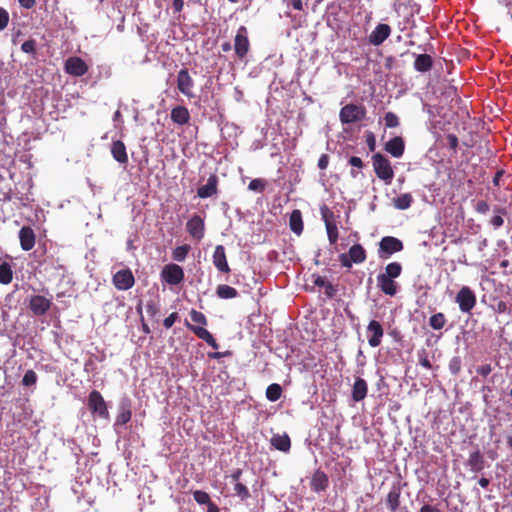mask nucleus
Wrapping results in <instances>:
<instances>
[{
  "label": "nucleus",
  "mask_w": 512,
  "mask_h": 512,
  "mask_svg": "<svg viewBox=\"0 0 512 512\" xmlns=\"http://www.w3.org/2000/svg\"><path fill=\"white\" fill-rule=\"evenodd\" d=\"M489 307L498 314L511 312V288L509 285L499 283L494 292L489 296Z\"/></svg>",
  "instance_id": "nucleus-1"
},
{
  "label": "nucleus",
  "mask_w": 512,
  "mask_h": 512,
  "mask_svg": "<svg viewBox=\"0 0 512 512\" xmlns=\"http://www.w3.org/2000/svg\"><path fill=\"white\" fill-rule=\"evenodd\" d=\"M372 164L376 176L386 184H391L394 178V170L390 160L381 153H375L372 156Z\"/></svg>",
  "instance_id": "nucleus-2"
},
{
  "label": "nucleus",
  "mask_w": 512,
  "mask_h": 512,
  "mask_svg": "<svg viewBox=\"0 0 512 512\" xmlns=\"http://www.w3.org/2000/svg\"><path fill=\"white\" fill-rule=\"evenodd\" d=\"M366 115L363 105L347 104L340 109L339 118L342 124H352L362 120Z\"/></svg>",
  "instance_id": "nucleus-3"
},
{
  "label": "nucleus",
  "mask_w": 512,
  "mask_h": 512,
  "mask_svg": "<svg viewBox=\"0 0 512 512\" xmlns=\"http://www.w3.org/2000/svg\"><path fill=\"white\" fill-rule=\"evenodd\" d=\"M455 302L458 304L461 312L470 314L476 306L477 299L474 291L470 287L463 286L457 292Z\"/></svg>",
  "instance_id": "nucleus-4"
},
{
  "label": "nucleus",
  "mask_w": 512,
  "mask_h": 512,
  "mask_svg": "<svg viewBox=\"0 0 512 512\" xmlns=\"http://www.w3.org/2000/svg\"><path fill=\"white\" fill-rule=\"evenodd\" d=\"M87 405L93 415L103 419L109 418L106 402L99 391L92 390L89 393Z\"/></svg>",
  "instance_id": "nucleus-5"
},
{
  "label": "nucleus",
  "mask_w": 512,
  "mask_h": 512,
  "mask_svg": "<svg viewBox=\"0 0 512 512\" xmlns=\"http://www.w3.org/2000/svg\"><path fill=\"white\" fill-rule=\"evenodd\" d=\"M366 258V250L361 244L352 245L347 254L343 253L339 256L341 265L346 268H351L352 263H363L366 260Z\"/></svg>",
  "instance_id": "nucleus-6"
},
{
  "label": "nucleus",
  "mask_w": 512,
  "mask_h": 512,
  "mask_svg": "<svg viewBox=\"0 0 512 512\" xmlns=\"http://www.w3.org/2000/svg\"><path fill=\"white\" fill-rule=\"evenodd\" d=\"M403 250V243L398 238L385 236L379 243L378 254L381 259H387L390 255Z\"/></svg>",
  "instance_id": "nucleus-7"
},
{
  "label": "nucleus",
  "mask_w": 512,
  "mask_h": 512,
  "mask_svg": "<svg viewBox=\"0 0 512 512\" xmlns=\"http://www.w3.org/2000/svg\"><path fill=\"white\" fill-rule=\"evenodd\" d=\"M193 88L194 80L190 76L188 69H181L177 74V89L184 96L193 98L195 96Z\"/></svg>",
  "instance_id": "nucleus-8"
},
{
  "label": "nucleus",
  "mask_w": 512,
  "mask_h": 512,
  "mask_svg": "<svg viewBox=\"0 0 512 512\" xmlns=\"http://www.w3.org/2000/svg\"><path fill=\"white\" fill-rule=\"evenodd\" d=\"M161 277L169 285H178L184 280V271L177 264H168L162 269Z\"/></svg>",
  "instance_id": "nucleus-9"
},
{
  "label": "nucleus",
  "mask_w": 512,
  "mask_h": 512,
  "mask_svg": "<svg viewBox=\"0 0 512 512\" xmlns=\"http://www.w3.org/2000/svg\"><path fill=\"white\" fill-rule=\"evenodd\" d=\"M235 54L239 59H243L250 49V42L247 37V29L245 26H241L235 35L234 39Z\"/></svg>",
  "instance_id": "nucleus-10"
},
{
  "label": "nucleus",
  "mask_w": 512,
  "mask_h": 512,
  "mask_svg": "<svg viewBox=\"0 0 512 512\" xmlns=\"http://www.w3.org/2000/svg\"><path fill=\"white\" fill-rule=\"evenodd\" d=\"M113 284L118 290H128L135 284V278L129 268L117 271L113 276Z\"/></svg>",
  "instance_id": "nucleus-11"
},
{
  "label": "nucleus",
  "mask_w": 512,
  "mask_h": 512,
  "mask_svg": "<svg viewBox=\"0 0 512 512\" xmlns=\"http://www.w3.org/2000/svg\"><path fill=\"white\" fill-rule=\"evenodd\" d=\"M188 234L196 241H201L205 235V223L201 216L195 214L186 223Z\"/></svg>",
  "instance_id": "nucleus-12"
},
{
  "label": "nucleus",
  "mask_w": 512,
  "mask_h": 512,
  "mask_svg": "<svg viewBox=\"0 0 512 512\" xmlns=\"http://www.w3.org/2000/svg\"><path fill=\"white\" fill-rule=\"evenodd\" d=\"M88 69L85 61L77 56L69 57L65 62V71L71 76H83L88 72Z\"/></svg>",
  "instance_id": "nucleus-13"
},
{
  "label": "nucleus",
  "mask_w": 512,
  "mask_h": 512,
  "mask_svg": "<svg viewBox=\"0 0 512 512\" xmlns=\"http://www.w3.org/2000/svg\"><path fill=\"white\" fill-rule=\"evenodd\" d=\"M52 306V301L42 295H33L29 301V309L36 316L46 314Z\"/></svg>",
  "instance_id": "nucleus-14"
},
{
  "label": "nucleus",
  "mask_w": 512,
  "mask_h": 512,
  "mask_svg": "<svg viewBox=\"0 0 512 512\" xmlns=\"http://www.w3.org/2000/svg\"><path fill=\"white\" fill-rule=\"evenodd\" d=\"M367 334L369 345L371 347H378L382 342L384 329L378 321L371 320L367 326Z\"/></svg>",
  "instance_id": "nucleus-15"
},
{
  "label": "nucleus",
  "mask_w": 512,
  "mask_h": 512,
  "mask_svg": "<svg viewBox=\"0 0 512 512\" xmlns=\"http://www.w3.org/2000/svg\"><path fill=\"white\" fill-rule=\"evenodd\" d=\"M391 34V27L388 24H378L369 35V43L374 46L381 45Z\"/></svg>",
  "instance_id": "nucleus-16"
},
{
  "label": "nucleus",
  "mask_w": 512,
  "mask_h": 512,
  "mask_svg": "<svg viewBox=\"0 0 512 512\" xmlns=\"http://www.w3.org/2000/svg\"><path fill=\"white\" fill-rule=\"evenodd\" d=\"M377 287L385 295H388V296H395L398 292L397 282L393 278L386 276L384 273L378 274Z\"/></svg>",
  "instance_id": "nucleus-17"
},
{
  "label": "nucleus",
  "mask_w": 512,
  "mask_h": 512,
  "mask_svg": "<svg viewBox=\"0 0 512 512\" xmlns=\"http://www.w3.org/2000/svg\"><path fill=\"white\" fill-rule=\"evenodd\" d=\"M214 266L219 272L229 273L230 267L227 262L226 252L223 245H217L212 255Z\"/></svg>",
  "instance_id": "nucleus-18"
},
{
  "label": "nucleus",
  "mask_w": 512,
  "mask_h": 512,
  "mask_svg": "<svg viewBox=\"0 0 512 512\" xmlns=\"http://www.w3.org/2000/svg\"><path fill=\"white\" fill-rule=\"evenodd\" d=\"M218 193V177L215 174H211L207 179V183L202 185L197 190V195L202 198H209Z\"/></svg>",
  "instance_id": "nucleus-19"
},
{
  "label": "nucleus",
  "mask_w": 512,
  "mask_h": 512,
  "mask_svg": "<svg viewBox=\"0 0 512 512\" xmlns=\"http://www.w3.org/2000/svg\"><path fill=\"white\" fill-rule=\"evenodd\" d=\"M20 246L24 251H30L36 242V235L30 226H23L19 231Z\"/></svg>",
  "instance_id": "nucleus-20"
},
{
  "label": "nucleus",
  "mask_w": 512,
  "mask_h": 512,
  "mask_svg": "<svg viewBox=\"0 0 512 512\" xmlns=\"http://www.w3.org/2000/svg\"><path fill=\"white\" fill-rule=\"evenodd\" d=\"M187 328L192 331L198 338L205 341L209 346H211L213 349L217 350L219 348V344L217 343L216 339L213 337V335L204 327L195 326L188 322H186Z\"/></svg>",
  "instance_id": "nucleus-21"
},
{
  "label": "nucleus",
  "mask_w": 512,
  "mask_h": 512,
  "mask_svg": "<svg viewBox=\"0 0 512 512\" xmlns=\"http://www.w3.org/2000/svg\"><path fill=\"white\" fill-rule=\"evenodd\" d=\"M401 504V487L394 484L386 496V506L390 512H396Z\"/></svg>",
  "instance_id": "nucleus-22"
},
{
  "label": "nucleus",
  "mask_w": 512,
  "mask_h": 512,
  "mask_svg": "<svg viewBox=\"0 0 512 512\" xmlns=\"http://www.w3.org/2000/svg\"><path fill=\"white\" fill-rule=\"evenodd\" d=\"M385 151L395 158H400L405 151V142L402 137L396 136L386 142Z\"/></svg>",
  "instance_id": "nucleus-23"
},
{
  "label": "nucleus",
  "mask_w": 512,
  "mask_h": 512,
  "mask_svg": "<svg viewBox=\"0 0 512 512\" xmlns=\"http://www.w3.org/2000/svg\"><path fill=\"white\" fill-rule=\"evenodd\" d=\"M329 479L325 472L316 470L311 478L310 487L314 492H322L328 488Z\"/></svg>",
  "instance_id": "nucleus-24"
},
{
  "label": "nucleus",
  "mask_w": 512,
  "mask_h": 512,
  "mask_svg": "<svg viewBox=\"0 0 512 512\" xmlns=\"http://www.w3.org/2000/svg\"><path fill=\"white\" fill-rule=\"evenodd\" d=\"M367 393H368L367 382L361 377H356L353 387H352V393H351L353 401L360 402V401L364 400L367 396Z\"/></svg>",
  "instance_id": "nucleus-25"
},
{
  "label": "nucleus",
  "mask_w": 512,
  "mask_h": 512,
  "mask_svg": "<svg viewBox=\"0 0 512 512\" xmlns=\"http://www.w3.org/2000/svg\"><path fill=\"white\" fill-rule=\"evenodd\" d=\"M171 120L178 125H186L190 121V113L187 107L179 105L174 107L170 113Z\"/></svg>",
  "instance_id": "nucleus-26"
},
{
  "label": "nucleus",
  "mask_w": 512,
  "mask_h": 512,
  "mask_svg": "<svg viewBox=\"0 0 512 512\" xmlns=\"http://www.w3.org/2000/svg\"><path fill=\"white\" fill-rule=\"evenodd\" d=\"M111 154L113 158L120 164L128 163V155L126 146L121 140L113 141L111 144Z\"/></svg>",
  "instance_id": "nucleus-27"
},
{
  "label": "nucleus",
  "mask_w": 512,
  "mask_h": 512,
  "mask_svg": "<svg viewBox=\"0 0 512 512\" xmlns=\"http://www.w3.org/2000/svg\"><path fill=\"white\" fill-rule=\"evenodd\" d=\"M271 445L281 451V452H289L291 448V440L290 437L285 433L283 435L275 434L272 436L270 440Z\"/></svg>",
  "instance_id": "nucleus-28"
},
{
  "label": "nucleus",
  "mask_w": 512,
  "mask_h": 512,
  "mask_svg": "<svg viewBox=\"0 0 512 512\" xmlns=\"http://www.w3.org/2000/svg\"><path fill=\"white\" fill-rule=\"evenodd\" d=\"M289 227L293 233L296 235H301L303 232V219L302 212L298 209H295L291 212L289 218Z\"/></svg>",
  "instance_id": "nucleus-29"
},
{
  "label": "nucleus",
  "mask_w": 512,
  "mask_h": 512,
  "mask_svg": "<svg viewBox=\"0 0 512 512\" xmlns=\"http://www.w3.org/2000/svg\"><path fill=\"white\" fill-rule=\"evenodd\" d=\"M433 66V59L428 54H419L414 61V69L418 72H427Z\"/></svg>",
  "instance_id": "nucleus-30"
},
{
  "label": "nucleus",
  "mask_w": 512,
  "mask_h": 512,
  "mask_svg": "<svg viewBox=\"0 0 512 512\" xmlns=\"http://www.w3.org/2000/svg\"><path fill=\"white\" fill-rule=\"evenodd\" d=\"M484 457L479 450L470 454L468 458V466L473 472H480L484 469Z\"/></svg>",
  "instance_id": "nucleus-31"
},
{
  "label": "nucleus",
  "mask_w": 512,
  "mask_h": 512,
  "mask_svg": "<svg viewBox=\"0 0 512 512\" xmlns=\"http://www.w3.org/2000/svg\"><path fill=\"white\" fill-rule=\"evenodd\" d=\"M132 418V410L129 401L123 402L120 406V411L117 415L116 423L124 425L128 423Z\"/></svg>",
  "instance_id": "nucleus-32"
},
{
  "label": "nucleus",
  "mask_w": 512,
  "mask_h": 512,
  "mask_svg": "<svg viewBox=\"0 0 512 512\" xmlns=\"http://www.w3.org/2000/svg\"><path fill=\"white\" fill-rule=\"evenodd\" d=\"M13 280L12 265L8 262L0 263V284L8 285Z\"/></svg>",
  "instance_id": "nucleus-33"
},
{
  "label": "nucleus",
  "mask_w": 512,
  "mask_h": 512,
  "mask_svg": "<svg viewBox=\"0 0 512 512\" xmlns=\"http://www.w3.org/2000/svg\"><path fill=\"white\" fill-rule=\"evenodd\" d=\"M216 295L221 299H232L238 296V291L229 285L221 284L216 289Z\"/></svg>",
  "instance_id": "nucleus-34"
},
{
  "label": "nucleus",
  "mask_w": 512,
  "mask_h": 512,
  "mask_svg": "<svg viewBox=\"0 0 512 512\" xmlns=\"http://www.w3.org/2000/svg\"><path fill=\"white\" fill-rule=\"evenodd\" d=\"M413 202V197L410 193H403L394 199V206L400 210L408 209Z\"/></svg>",
  "instance_id": "nucleus-35"
},
{
  "label": "nucleus",
  "mask_w": 512,
  "mask_h": 512,
  "mask_svg": "<svg viewBox=\"0 0 512 512\" xmlns=\"http://www.w3.org/2000/svg\"><path fill=\"white\" fill-rule=\"evenodd\" d=\"M447 319L442 312L433 314L429 318V326L434 330H440L446 325Z\"/></svg>",
  "instance_id": "nucleus-36"
},
{
  "label": "nucleus",
  "mask_w": 512,
  "mask_h": 512,
  "mask_svg": "<svg viewBox=\"0 0 512 512\" xmlns=\"http://www.w3.org/2000/svg\"><path fill=\"white\" fill-rule=\"evenodd\" d=\"M281 395L282 387L277 383L270 384L266 389V397L271 402L279 400Z\"/></svg>",
  "instance_id": "nucleus-37"
},
{
  "label": "nucleus",
  "mask_w": 512,
  "mask_h": 512,
  "mask_svg": "<svg viewBox=\"0 0 512 512\" xmlns=\"http://www.w3.org/2000/svg\"><path fill=\"white\" fill-rule=\"evenodd\" d=\"M191 250L190 245L184 244L177 246L172 251V258L178 262H183Z\"/></svg>",
  "instance_id": "nucleus-38"
},
{
  "label": "nucleus",
  "mask_w": 512,
  "mask_h": 512,
  "mask_svg": "<svg viewBox=\"0 0 512 512\" xmlns=\"http://www.w3.org/2000/svg\"><path fill=\"white\" fill-rule=\"evenodd\" d=\"M402 273V266L398 262H391L385 267L384 274L393 279L398 278Z\"/></svg>",
  "instance_id": "nucleus-39"
},
{
  "label": "nucleus",
  "mask_w": 512,
  "mask_h": 512,
  "mask_svg": "<svg viewBox=\"0 0 512 512\" xmlns=\"http://www.w3.org/2000/svg\"><path fill=\"white\" fill-rule=\"evenodd\" d=\"M325 227H326V232H327V237H328L329 243L332 245L336 244L338 241V238H339L338 227H337L336 222L335 223H327V225H325Z\"/></svg>",
  "instance_id": "nucleus-40"
},
{
  "label": "nucleus",
  "mask_w": 512,
  "mask_h": 512,
  "mask_svg": "<svg viewBox=\"0 0 512 512\" xmlns=\"http://www.w3.org/2000/svg\"><path fill=\"white\" fill-rule=\"evenodd\" d=\"M194 500L200 505H209L211 503V498L209 494L202 490H196L193 492Z\"/></svg>",
  "instance_id": "nucleus-41"
},
{
  "label": "nucleus",
  "mask_w": 512,
  "mask_h": 512,
  "mask_svg": "<svg viewBox=\"0 0 512 512\" xmlns=\"http://www.w3.org/2000/svg\"><path fill=\"white\" fill-rule=\"evenodd\" d=\"M266 181L262 178H256L250 181L248 189L251 191L262 193L265 190Z\"/></svg>",
  "instance_id": "nucleus-42"
},
{
  "label": "nucleus",
  "mask_w": 512,
  "mask_h": 512,
  "mask_svg": "<svg viewBox=\"0 0 512 512\" xmlns=\"http://www.w3.org/2000/svg\"><path fill=\"white\" fill-rule=\"evenodd\" d=\"M234 491L237 496H239L242 500H246L250 497V492L247 486L241 482L235 483Z\"/></svg>",
  "instance_id": "nucleus-43"
},
{
  "label": "nucleus",
  "mask_w": 512,
  "mask_h": 512,
  "mask_svg": "<svg viewBox=\"0 0 512 512\" xmlns=\"http://www.w3.org/2000/svg\"><path fill=\"white\" fill-rule=\"evenodd\" d=\"M496 211L498 212V214L494 215L490 220V223L492 224V226L495 229H497L503 225V223H504L503 215L506 214V211L503 208H497Z\"/></svg>",
  "instance_id": "nucleus-44"
},
{
  "label": "nucleus",
  "mask_w": 512,
  "mask_h": 512,
  "mask_svg": "<svg viewBox=\"0 0 512 512\" xmlns=\"http://www.w3.org/2000/svg\"><path fill=\"white\" fill-rule=\"evenodd\" d=\"M37 374L33 370H27L23 376L22 384L24 386H32L37 382Z\"/></svg>",
  "instance_id": "nucleus-45"
},
{
  "label": "nucleus",
  "mask_w": 512,
  "mask_h": 512,
  "mask_svg": "<svg viewBox=\"0 0 512 512\" xmlns=\"http://www.w3.org/2000/svg\"><path fill=\"white\" fill-rule=\"evenodd\" d=\"M320 211H321L322 220L324 221L325 225H327V223H335L336 222L334 213L326 205L321 207Z\"/></svg>",
  "instance_id": "nucleus-46"
},
{
  "label": "nucleus",
  "mask_w": 512,
  "mask_h": 512,
  "mask_svg": "<svg viewBox=\"0 0 512 512\" xmlns=\"http://www.w3.org/2000/svg\"><path fill=\"white\" fill-rule=\"evenodd\" d=\"M385 125L388 128H394L399 125V118L398 116L393 112H387L384 116Z\"/></svg>",
  "instance_id": "nucleus-47"
},
{
  "label": "nucleus",
  "mask_w": 512,
  "mask_h": 512,
  "mask_svg": "<svg viewBox=\"0 0 512 512\" xmlns=\"http://www.w3.org/2000/svg\"><path fill=\"white\" fill-rule=\"evenodd\" d=\"M190 317H191V320L195 323H198V324H201L203 326L207 325V318L206 316L200 312V311H197L195 309H192L191 312H190Z\"/></svg>",
  "instance_id": "nucleus-48"
},
{
  "label": "nucleus",
  "mask_w": 512,
  "mask_h": 512,
  "mask_svg": "<svg viewBox=\"0 0 512 512\" xmlns=\"http://www.w3.org/2000/svg\"><path fill=\"white\" fill-rule=\"evenodd\" d=\"M21 50L28 54L36 53V41L34 39H29L22 43Z\"/></svg>",
  "instance_id": "nucleus-49"
},
{
  "label": "nucleus",
  "mask_w": 512,
  "mask_h": 512,
  "mask_svg": "<svg viewBox=\"0 0 512 512\" xmlns=\"http://www.w3.org/2000/svg\"><path fill=\"white\" fill-rule=\"evenodd\" d=\"M9 20L8 11L5 8L0 7V31H3L8 27Z\"/></svg>",
  "instance_id": "nucleus-50"
},
{
  "label": "nucleus",
  "mask_w": 512,
  "mask_h": 512,
  "mask_svg": "<svg viewBox=\"0 0 512 512\" xmlns=\"http://www.w3.org/2000/svg\"><path fill=\"white\" fill-rule=\"evenodd\" d=\"M145 309H146L147 314L152 318L155 317L159 313L158 304L153 300H150L146 303Z\"/></svg>",
  "instance_id": "nucleus-51"
},
{
  "label": "nucleus",
  "mask_w": 512,
  "mask_h": 512,
  "mask_svg": "<svg viewBox=\"0 0 512 512\" xmlns=\"http://www.w3.org/2000/svg\"><path fill=\"white\" fill-rule=\"evenodd\" d=\"M178 319H179L178 313L173 312L168 317H166L164 319L163 325L166 329H170Z\"/></svg>",
  "instance_id": "nucleus-52"
},
{
  "label": "nucleus",
  "mask_w": 512,
  "mask_h": 512,
  "mask_svg": "<svg viewBox=\"0 0 512 512\" xmlns=\"http://www.w3.org/2000/svg\"><path fill=\"white\" fill-rule=\"evenodd\" d=\"M476 212L486 214L490 210V206L486 201L480 200L475 204Z\"/></svg>",
  "instance_id": "nucleus-53"
},
{
  "label": "nucleus",
  "mask_w": 512,
  "mask_h": 512,
  "mask_svg": "<svg viewBox=\"0 0 512 512\" xmlns=\"http://www.w3.org/2000/svg\"><path fill=\"white\" fill-rule=\"evenodd\" d=\"M476 372L478 375L485 378L492 372V367L490 364H484L477 367Z\"/></svg>",
  "instance_id": "nucleus-54"
},
{
  "label": "nucleus",
  "mask_w": 512,
  "mask_h": 512,
  "mask_svg": "<svg viewBox=\"0 0 512 512\" xmlns=\"http://www.w3.org/2000/svg\"><path fill=\"white\" fill-rule=\"evenodd\" d=\"M447 144L452 150H456L458 147V138L455 134H448L446 137Z\"/></svg>",
  "instance_id": "nucleus-55"
},
{
  "label": "nucleus",
  "mask_w": 512,
  "mask_h": 512,
  "mask_svg": "<svg viewBox=\"0 0 512 512\" xmlns=\"http://www.w3.org/2000/svg\"><path fill=\"white\" fill-rule=\"evenodd\" d=\"M324 288L325 294L328 298H333L336 295L337 289L331 282H327Z\"/></svg>",
  "instance_id": "nucleus-56"
},
{
  "label": "nucleus",
  "mask_w": 512,
  "mask_h": 512,
  "mask_svg": "<svg viewBox=\"0 0 512 512\" xmlns=\"http://www.w3.org/2000/svg\"><path fill=\"white\" fill-rule=\"evenodd\" d=\"M329 164V155L328 154H322L318 160V167L321 170H324L328 167Z\"/></svg>",
  "instance_id": "nucleus-57"
},
{
  "label": "nucleus",
  "mask_w": 512,
  "mask_h": 512,
  "mask_svg": "<svg viewBox=\"0 0 512 512\" xmlns=\"http://www.w3.org/2000/svg\"><path fill=\"white\" fill-rule=\"evenodd\" d=\"M348 163L351 166L357 167L359 169H361L364 166L362 159L360 157H357V156L350 157V159L348 160Z\"/></svg>",
  "instance_id": "nucleus-58"
},
{
  "label": "nucleus",
  "mask_w": 512,
  "mask_h": 512,
  "mask_svg": "<svg viewBox=\"0 0 512 512\" xmlns=\"http://www.w3.org/2000/svg\"><path fill=\"white\" fill-rule=\"evenodd\" d=\"M419 512H441V510L438 508V506L431 505V504H424Z\"/></svg>",
  "instance_id": "nucleus-59"
},
{
  "label": "nucleus",
  "mask_w": 512,
  "mask_h": 512,
  "mask_svg": "<svg viewBox=\"0 0 512 512\" xmlns=\"http://www.w3.org/2000/svg\"><path fill=\"white\" fill-rule=\"evenodd\" d=\"M314 277V280H313V283L315 286H318V287H324L326 284H327V280L325 279V277H322L320 275H317V276H313Z\"/></svg>",
  "instance_id": "nucleus-60"
},
{
  "label": "nucleus",
  "mask_w": 512,
  "mask_h": 512,
  "mask_svg": "<svg viewBox=\"0 0 512 512\" xmlns=\"http://www.w3.org/2000/svg\"><path fill=\"white\" fill-rule=\"evenodd\" d=\"M21 7L31 9L35 6L36 0H18Z\"/></svg>",
  "instance_id": "nucleus-61"
},
{
  "label": "nucleus",
  "mask_w": 512,
  "mask_h": 512,
  "mask_svg": "<svg viewBox=\"0 0 512 512\" xmlns=\"http://www.w3.org/2000/svg\"><path fill=\"white\" fill-rule=\"evenodd\" d=\"M184 7V1L183 0H173L172 2V8L174 10V13L180 12Z\"/></svg>",
  "instance_id": "nucleus-62"
},
{
  "label": "nucleus",
  "mask_w": 512,
  "mask_h": 512,
  "mask_svg": "<svg viewBox=\"0 0 512 512\" xmlns=\"http://www.w3.org/2000/svg\"><path fill=\"white\" fill-rule=\"evenodd\" d=\"M241 475H242V470L238 468L232 472V474L230 475V478L232 479V481L237 483V482H239Z\"/></svg>",
  "instance_id": "nucleus-63"
},
{
  "label": "nucleus",
  "mask_w": 512,
  "mask_h": 512,
  "mask_svg": "<svg viewBox=\"0 0 512 512\" xmlns=\"http://www.w3.org/2000/svg\"><path fill=\"white\" fill-rule=\"evenodd\" d=\"M292 7L297 11H303V3L302 0H289Z\"/></svg>",
  "instance_id": "nucleus-64"
}]
</instances>
